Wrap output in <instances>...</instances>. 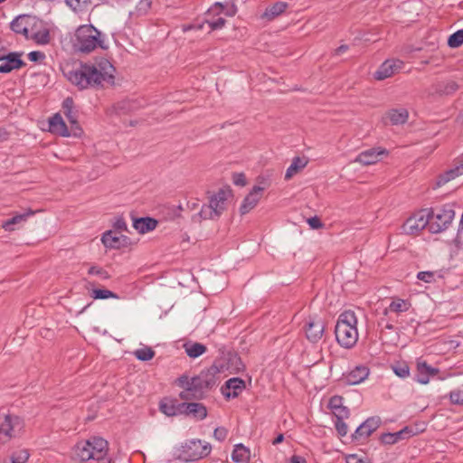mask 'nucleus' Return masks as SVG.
Here are the masks:
<instances>
[{"instance_id":"obj_2","label":"nucleus","mask_w":463,"mask_h":463,"mask_svg":"<svg viewBox=\"0 0 463 463\" xmlns=\"http://www.w3.org/2000/svg\"><path fill=\"white\" fill-rule=\"evenodd\" d=\"M115 68L107 59L90 64L84 63L68 74L69 80L80 90L98 88L104 83H112Z\"/></svg>"},{"instance_id":"obj_10","label":"nucleus","mask_w":463,"mask_h":463,"mask_svg":"<svg viewBox=\"0 0 463 463\" xmlns=\"http://www.w3.org/2000/svg\"><path fill=\"white\" fill-rule=\"evenodd\" d=\"M429 215L427 209L421 210L406 220L402 229L406 234L413 235L429 227Z\"/></svg>"},{"instance_id":"obj_40","label":"nucleus","mask_w":463,"mask_h":463,"mask_svg":"<svg viewBox=\"0 0 463 463\" xmlns=\"http://www.w3.org/2000/svg\"><path fill=\"white\" fill-rule=\"evenodd\" d=\"M452 404L463 405V384L449 392Z\"/></svg>"},{"instance_id":"obj_42","label":"nucleus","mask_w":463,"mask_h":463,"mask_svg":"<svg viewBox=\"0 0 463 463\" xmlns=\"http://www.w3.org/2000/svg\"><path fill=\"white\" fill-rule=\"evenodd\" d=\"M332 413L335 417V420H345L350 416L349 409L344 405L332 410Z\"/></svg>"},{"instance_id":"obj_55","label":"nucleus","mask_w":463,"mask_h":463,"mask_svg":"<svg viewBox=\"0 0 463 463\" xmlns=\"http://www.w3.org/2000/svg\"><path fill=\"white\" fill-rule=\"evenodd\" d=\"M64 114H65V116L67 117L68 120L70 121V123L71 125H75V126L78 125V121H77L76 116L73 113L72 109H69L68 111H65Z\"/></svg>"},{"instance_id":"obj_34","label":"nucleus","mask_w":463,"mask_h":463,"mask_svg":"<svg viewBox=\"0 0 463 463\" xmlns=\"http://www.w3.org/2000/svg\"><path fill=\"white\" fill-rule=\"evenodd\" d=\"M101 241L106 248H118L120 245V237L115 232L108 231L103 233Z\"/></svg>"},{"instance_id":"obj_6","label":"nucleus","mask_w":463,"mask_h":463,"mask_svg":"<svg viewBox=\"0 0 463 463\" xmlns=\"http://www.w3.org/2000/svg\"><path fill=\"white\" fill-rule=\"evenodd\" d=\"M75 49L83 53H90L97 47L106 49L101 33L93 25H81L75 33Z\"/></svg>"},{"instance_id":"obj_29","label":"nucleus","mask_w":463,"mask_h":463,"mask_svg":"<svg viewBox=\"0 0 463 463\" xmlns=\"http://www.w3.org/2000/svg\"><path fill=\"white\" fill-rule=\"evenodd\" d=\"M387 117L392 125H402L408 120L409 112L404 108L392 109L387 112Z\"/></svg>"},{"instance_id":"obj_18","label":"nucleus","mask_w":463,"mask_h":463,"mask_svg":"<svg viewBox=\"0 0 463 463\" xmlns=\"http://www.w3.org/2000/svg\"><path fill=\"white\" fill-rule=\"evenodd\" d=\"M458 86L454 80L438 81L427 90V94H439V95H449L454 93L458 90Z\"/></svg>"},{"instance_id":"obj_48","label":"nucleus","mask_w":463,"mask_h":463,"mask_svg":"<svg viewBox=\"0 0 463 463\" xmlns=\"http://www.w3.org/2000/svg\"><path fill=\"white\" fill-rule=\"evenodd\" d=\"M34 39L38 43L46 44L50 42V33L48 31L37 33Z\"/></svg>"},{"instance_id":"obj_43","label":"nucleus","mask_w":463,"mask_h":463,"mask_svg":"<svg viewBox=\"0 0 463 463\" xmlns=\"http://www.w3.org/2000/svg\"><path fill=\"white\" fill-rule=\"evenodd\" d=\"M88 273L90 275L99 276L102 279H108L110 278L109 272L105 270L103 268L99 266H91L90 267Z\"/></svg>"},{"instance_id":"obj_49","label":"nucleus","mask_w":463,"mask_h":463,"mask_svg":"<svg viewBox=\"0 0 463 463\" xmlns=\"http://www.w3.org/2000/svg\"><path fill=\"white\" fill-rule=\"evenodd\" d=\"M113 228L117 232H122L128 230V225L122 217H118L113 224Z\"/></svg>"},{"instance_id":"obj_20","label":"nucleus","mask_w":463,"mask_h":463,"mask_svg":"<svg viewBox=\"0 0 463 463\" xmlns=\"http://www.w3.org/2000/svg\"><path fill=\"white\" fill-rule=\"evenodd\" d=\"M412 435H414L412 429L405 427L402 430L394 433H383L381 436V441L384 444L392 445L402 439H408Z\"/></svg>"},{"instance_id":"obj_12","label":"nucleus","mask_w":463,"mask_h":463,"mask_svg":"<svg viewBox=\"0 0 463 463\" xmlns=\"http://www.w3.org/2000/svg\"><path fill=\"white\" fill-rule=\"evenodd\" d=\"M305 331L306 336L310 342L317 343L324 335V321L317 317H309L305 325Z\"/></svg>"},{"instance_id":"obj_38","label":"nucleus","mask_w":463,"mask_h":463,"mask_svg":"<svg viewBox=\"0 0 463 463\" xmlns=\"http://www.w3.org/2000/svg\"><path fill=\"white\" fill-rule=\"evenodd\" d=\"M448 44L451 48H458L463 44V29L458 30L452 33L448 40Z\"/></svg>"},{"instance_id":"obj_24","label":"nucleus","mask_w":463,"mask_h":463,"mask_svg":"<svg viewBox=\"0 0 463 463\" xmlns=\"http://www.w3.org/2000/svg\"><path fill=\"white\" fill-rule=\"evenodd\" d=\"M417 382L421 384H427L430 377L438 373L439 370L430 366L426 362L419 361L417 363Z\"/></svg>"},{"instance_id":"obj_17","label":"nucleus","mask_w":463,"mask_h":463,"mask_svg":"<svg viewBox=\"0 0 463 463\" xmlns=\"http://www.w3.org/2000/svg\"><path fill=\"white\" fill-rule=\"evenodd\" d=\"M385 153L386 151L384 149L370 148L361 152L354 159V162L364 165H373L380 160V156Z\"/></svg>"},{"instance_id":"obj_14","label":"nucleus","mask_w":463,"mask_h":463,"mask_svg":"<svg viewBox=\"0 0 463 463\" xmlns=\"http://www.w3.org/2000/svg\"><path fill=\"white\" fill-rule=\"evenodd\" d=\"M21 52H9L7 55L0 57V73H9L13 70H17L25 65L21 59Z\"/></svg>"},{"instance_id":"obj_36","label":"nucleus","mask_w":463,"mask_h":463,"mask_svg":"<svg viewBox=\"0 0 463 463\" xmlns=\"http://www.w3.org/2000/svg\"><path fill=\"white\" fill-rule=\"evenodd\" d=\"M156 353L151 347H143L137 349L134 355L140 361H149L155 356Z\"/></svg>"},{"instance_id":"obj_39","label":"nucleus","mask_w":463,"mask_h":463,"mask_svg":"<svg viewBox=\"0 0 463 463\" xmlns=\"http://www.w3.org/2000/svg\"><path fill=\"white\" fill-rule=\"evenodd\" d=\"M66 4L75 12L85 10L90 4V0H65Z\"/></svg>"},{"instance_id":"obj_58","label":"nucleus","mask_w":463,"mask_h":463,"mask_svg":"<svg viewBox=\"0 0 463 463\" xmlns=\"http://www.w3.org/2000/svg\"><path fill=\"white\" fill-rule=\"evenodd\" d=\"M72 105H73V100L70 98L66 99L64 101H63V109H64V112L65 111H68L69 109H72Z\"/></svg>"},{"instance_id":"obj_47","label":"nucleus","mask_w":463,"mask_h":463,"mask_svg":"<svg viewBox=\"0 0 463 463\" xmlns=\"http://www.w3.org/2000/svg\"><path fill=\"white\" fill-rule=\"evenodd\" d=\"M228 435V430L224 427H218L213 431V437L218 441H223Z\"/></svg>"},{"instance_id":"obj_57","label":"nucleus","mask_w":463,"mask_h":463,"mask_svg":"<svg viewBox=\"0 0 463 463\" xmlns=\"http://www.w3.org/2000/svg\"><path fill=\"white\" fill-rule=\"evenodd\" d=\"M456 171H459V174L463 175V156L455 160Z\"/></svg>"},{"instance_id":"obj_1","label":"nucleus","mask_w":463,"mask_h":463,"mask_svg":"<svg viewBox=\"0 0 463 463\" xmlns=\"http://www.w3.org/2000/svg\"><path fill=\"white\" fill-rule=\"evenodd\" d=\"M177 385L183 389L179 393L181 400L182 415L189 416L196 420H203L207 417V408L200 402L188 401H200L206 397L207 392L218 383V369L212 366L202 371L198 375L190 378L181 375L176 380Z\"/></svg>"},{"instance_id":"obj_54","label":"nucleus","mask_w":463,"mask_h":463,"mask_svg":"<svg viewBox=\"0 0 463 463\" xmlns=\"http://www.w3.org/2000/svg\"><path fill=\"white\" fill-rule=\"evenodd\" d=\"M223 10V5L222 3H215L209 10H208V14L210 15L211 14H219L222 12Z\"/></svg>"},{"instance_id":"obj_50","label":"nucleus","mask_w":463,"mask_h":463,"mask_svg":"<svg viewBox=\"0 0 463 463\" xmlns=\"http://www.w3.org/2000/svg\"><path fill=\"white\" fill-rule=\"evenodd\" d=\"M226 20L222 17H219L213 21H207V24H209L212 30L222 29L224 26Z\"/></svg>"},{"instance_id":"obj_4","label":"nucleus","mask_w":463,"mask_h":463,"mask_svg":"<svg viewBox=\"0 0 463 463\" xmlns=\"http://www.w3.org/2000/svg\"><path fill=\"white\" fill-rule=\"evenodd\" d=\"M232 199L230 188H221L209 197L208 203L202 206L200 212L193 216V221L217 220L226 211L229 202Z\"/></svg>"},{"instance_id":"obj_26","label":"nucleus","mask_w":463,"mask_h":463,"mask_svg":"<svg viewBox=\"0 0 463 463\" xmlns=\"http://www.w3.org/2000/svg\"><path fill=\"white\" fill-rule=\"evenodd\" d=\"M288 7V4L287 2H277L267 7L261 17L268 21H272L282 14Z\"/></svg>"},{"instance_id":"obj_19","label":"nucleus","mask_w":463,"mask_h":463,"mask_svg":"<svg viewBox=\"0 0 463 463\" xmlns=\"http://www.w3.org/2000/svg\"><path fill=\"white\" fill-rule=\"evenodd\" d=\"M159 410L168 417L182 415L181 402L175 399L164 398L159 403Z\"/></svg>"},{"instance_id":"obj_32","label":"nucleus","mask_w":463,"mask_h":463,"mask_svg":"<svg viewBox=\"0 0 463 463\" xmlns=\"http://www.w3.org/2000/svg\"><path fill=\"white\" fill-rule=\"evenodd\" d=\"M186 354L191 358H197L207 350L206 346L201 343H186L184 345Z\"/></svg>"},{"instance_id":"obj_8","label":"nucleus","mask_w":463,"mask_h":463,"mask_svg":"<svg viewBox=\"0 0 463 463\" xmlns=\"http://www.w3.org/2000/svg\"><path fill=\"white\" fill-rule=\"evenodd\" d=\"M24 427L20 417L0 412V443H6L15 438Z\"/></svg>"},{"instance_id":"obj_61","label":"nucleus","mask_w":463,"mask_h":463,"mask_svg":"<svg viewBox=\"0 0 463 463\" xmlns=\"http://www.w3.org/2000/svg\"><path fill=\"white\" fill-rule=\"evenodd\" d=\"M348 50V45L343 44L339 46L337 49H335V55H341L344 52H345Z\"/></svg>"},{"instance_id":"obj_28","label":"nucleus","mask_w":463,"mask_h":463,"mask_svg":"<svg viewBox=\"0 0 463 463\" xmlns=\"http://www.w3.org/2000/svg\"><path fill=\"white\" fill-rule=\"evenodd\" d=\"M250 458V451L243 444L239 443L234 446L232 453V459L235 463H248Z\"/></svg>"},{"instance_id":"obj_23","label":"nucleus","mask_w":463,"mask_h":463,"mask_svg":"<svg viewBox=\"0 0 463 463\" xmlns=\"http://www.w3.org/2000/svg\"><path fill=\"white\" fill-rule=\"evenodd\" d=\"M49 130L61 137H69L71 135L63 118L58 113L49 119Z\"/></svg>"},{"instance_id":"obj_45","label":"nucleus","mask_w":463,"mask_h":463,"mask_svg":"<svg viewBox=\"0 0 463 463\" xmlns=\"http://www.w3.org/2000/svg\"><path fill=\"white\" fill-rule=\"evenodd\" d=\"M436 273L433 271H420L417 274V279L426 283L435 282Z\"/></svg>"},{"instance_id":"obj_64","label":"nucleus","mask_w":463,"mask_h":463,"mask_svg":"<svg viewBox=\"0 0 463 463\" xmlns=\"http://www.w3.org/2000/svg\"><path fill=\"white\" fill-rule=\"evenodd\" d=\"M384 327H385L386 329H388V330H392V329H393V326H392V323H389V322H386V323L384 324Z\"/></svg>"},{"instance_id":"obj_7","label":"nucleus","mask_w":463,"mask_h":463,"mask_svg":"<svg viewBox=\"0 0 463 463\" xmlns=\"http://www.w3.org/2000/svg\"><path fill=\"white\" fill-rule=\"evenodd\" d=\"M430 221L429 230L431 233H439L446 231L455 218L453 205L445 204L427 210Z\"/></svg>"},{"instance_id":"obj_11","label":"nucleus","mask_w":463,"mask_h":463,"mask_svg":"<svg viewBox=\"0 0 463 463\" xmlns=\"http://www.w3.org/2000/svg\"><path fill=\"white\" fill-rule=\"evenodd\" d=\"M382 420L378 416L368 418L352 434V439L355 441L365 440L381 425Z\"/></svg>"},{"instance_id":"obj_33","label":"nucleus","mask_w":463,"mask_h":463,"mask_svg":"<svg viewBox=\"0 0 463 463\" xmlns=\"http://www.w3.org/2000/svg\"><path fill=\"white\" fill-rule=\"evenodd\" d=\"M29 452L27 449H18L12 453L10 458H5L0 463H26L29 458Z\"/></svg>"},{"instance_id":"obj_44","label":"nucleus","mask_w":463,"mask_h":463,"mask_svg":"<svg viewBox=\"0 0 463 463\" xmlns=\"http://www.w3.org/2000/svg\"><path fill=\"white\" fill-rule=\"evenodd\" d=\"M345 420H335V428L340 437L346 436L348 432L347 424L344 421Z\"/></svg>"},{"instance_id":"obj_30","label":"nucleus","mask_w":463,"mask_h":463,"mask_svg":"<svg viewBox=\"0 0 463 463\" xmlns=\"http://www.w3.org/2000/svg\"><path fill=\"white\" fill-rule=\"evenodd\" d=\"M307 165V160L305 157L296 156L293 158L290 165L288 167L285 179L289 180L297 175L301 169L305 168Z\"/></svg>"},{"instance_id":"obj_22","label":"nucleus","mask_w":463,"mask_h":463,"mask_svg":"<svg viewBox=\"0 0 463 463\" xmlns=\"http://www.w3.org/2000/svg\"><path fill=\"white\" fill-rule=\"evenodd\" d=\"M369 375V369L364 365H358L349 372L345 379L348 384L355 385L361 383Z\"/></svg>"},{"instance_id":"obj_3","label":"nucleus","mask_w":463,"mask_h":463,"mask_svg":"<svg viewBox=\"0 0 463 463\" xmlns=\"http://www.w3.org/2000/svg\"><path fill=\"white\" fill-rule=\"evenodd\" d=\"M108 441L99 437H91L87 440L79 441L73 448V456L80 461L94 459L98 463H111L107 458Z\"/></svg>"},{"instance_id":"obj_56","label":"nucleus","mask_w":463,"mask_h":463,"mask_svg":"<svg viewBox=\"0 0 463 463\" xmlns=\"http://www.w3.org/2000/svg\"><path fill=\"white\" fill-rule=\"evenodd\" d=\"M233 183L237 185H245L246 184V181H245V176L243 174H239L237 175L235 177H234V180H233Z\"/></svg>"},{"instance_id":"obj_53","label":"nucleus","mask_w":463,"mask_h":463,"mask_svg":"<svg viewBox=\"0 0 463 463\" xmlns=\"http://www.w3.org/2000/svg\"><path fill=\"white\" fill-rule=\"evenodd\" d=\"M28 58L31 61H39L41 60H43L45 58V55L42 52L33 51L28 53Z\"/></svg>"},{"instance_id":"obj_51","label":"nucleus","mask_w":463,"mask_h":463,"mask_svg":"<svg viewBox=\"0 0 463 463\" xmlns=\"http://www.w3.org/2000/svg\"><path fill=\"white\" fill-rule=\"evenodd\" d=\"M343 405V398L338 395L331 397L328 402V407L331 411Z\"/></svg>"},{"instance_id":"obj_59","label":"nucleus","mask_w":463,"mask_h":463,"mask_svg":"<svg viewBox=\"0 0 463 463\" xmlns=\"http://www.w3.org/2000/svg\"><path fill=\"white\" fill-rule=\"evenodd\" d=\"M9 138V133L5 128L0 127V142L6 141Z\"/></svg>"},{"instance_id":"obj_63","label":"nucleus","mask_w":463,"mask_h":463,"mask_svg":"<svg viewBox=\"0 0 463 463\" xmlns=\"http://www.w3.org/2000/svg\"><path fill=\"white\" fill-rule=\"evenodd\" d=\"M284 439V435L283 434H279L277 436V438H275V439L272 441V444L273 445H278L279 443H281Z\"/></svg>"},{"instance_id":"obj_25","label":"nucleus","mask_w":463,"mask_h":463,"mask_svg":"<svg viewBox=\"0 0 463 463\" xmlns=\"http://www.w3.org/2000/svg\"><path fill=\"white\" fill-rule=\"evenodd\" d=\"M157 221L151 217H141L135 219L133 227L141 234L149 232L156 229Z\"/></svg>"},{"instance_id":"obj_35","label":"nucleus","mask_w":463,"mask_h":463,"mask_svg":"<svg viewBox=\"0 0 463 463\" xmlns=\"http://www.w3.org/2000/svg\"><path fill=\"white\" fill-rule=\"evenodd\" d=\"M90 297L93 299H108V298H116L118 299L119 297L111 290L106 288H96L93 289L90 293Z\"/></svg>"},{"instance_id":"obj_52","label":"nucleus","mask_w":463,"mask_h":463,"mask_svg":"<svg viewBox=\"0 0 463 463\" xmlns=\"http://www.w3.org/2000/svg\"><path fill=\"white\" fill-rule=\"evenodd\" d=\"M307 223L312 229H320L324 226L323 222L317 216L310 217L307 219Z\"/></svg>"},{"instance_id":"obj_9","label":"nucleus","mask_w":463,"mask_h":463,"mask_svg":"<svg viewBox=\"0 0 463 463\" xmlns=\"http://www.w3.org/2000/svg\"><path fill=\"white\" fill-rule=\"evenodd\" d=\"M210 451L208 444H203L200 439H191L182 445L179 458L184 461H195L207 456Z\"/></svg>"},{"instance_id":"obj_46","label":"nucleus","mask_w":463,"mask_h":463,"mask_svg":"<svg viewBox=\"0 0 463 463\" xmlns=\"http://www.w3.org/2000/svg\"><path fill=\"white\" fill-rule=\"evenodd\" d=\"M396 375L406 378L410 374V368L407 364H401L393 367Z\"/></svg>"},{"instance_id":"obj_13","label":"nucleus","mask_w":463,"mask_h":463,"mask_svg":"<svg viewBox=\"0 0 463 463\" xmlns=\"http://www.w3.org/2000/svg\"><path fill=\"white\" fill-rule=\"evenodd\" d=\"M403 67V61L396 59L386 60L374 72V79L383 80L400 72Z\"/></svg>"},{"instance_id":"obj_31","label":"nucleus","mask_w":463,"mask_h":463,"mask_svg":"<svg viewBox=\"0 0 463 463\" xmlns=\"http://www.w3.org/2000/svg\"><path fill=\"white\" fill-rule=\"evenodd\" d=\"M33 213H34V212L28 210L23 213L16 214L14 216H13L12 218H10L9 220H7L6 222H5L3 224V228L5 231H13L14 230L13 225L21 224V223L25 222L27 218L29 216H32Z\"/></svg>"},{"instance_id":"obj_15","label":"nucleus","mask_w":463,"mask_h":463,"mask_svg":"<svg viewBox=\"0 0 463 463\" xmlns=\"http://www.w3.org/2000/svg\"><path fill=\"white\" fill-rule=\"evenodd\" d=\"M245 389V382L238 377H233L226 381L225 385L222 387V392L226 398H236Z\"/></svg>"},{"instance_id":"obj_37","label":"nucleus","mask_w":463,"mask_h":463,"mask_svg":"<svg viewBox=\"0 0 463 463\" xmlns=\"http://www.w3.org/2000/svg\"><path fill=\"white\" fill-rule=\"evenodd\" d=\"M459 175H461V174H459V171H456V164H454L453 168L446 171L443 175L439 176L437 184L439 186L442 185Z\"/></svg>"},{"instance_id":"obj_41","label":"nucleus","mask_w":463,"mask_h":463,"mask_svg":"<svg viewBox=\"0 0 463 463\" xmlns=\"http://www.w3.org/2000/svg\"><path fill=\"white\" fill-rule=\"evenodd\" d=\"M345 458L346 463H371L367 456L361 454H347Z\"/></svg>"},{"instance_id":"obj_27","label":"nucleus","mask_w":463,"mask_h":463,"mask_svg":"<svg viewBox=\"0 0 463 463\" xmlns=\"http://www.w3.org/2000/svg\"><path fill=\"white\" fill-rule=\"evenodd\" d=\"M411 303L408 300L396 298L393 299L391 304L383 310V315L388 316L391 313H403L409 310Z\"/></svg>"},{"instance_id":"obj_16","label":"nucleus","mask_w":463,"mask_h":463,"mask_svg":"<svg viewBox=\"0 0 463 463\" xmlns=\"http://www.w3.org/2000/svg\"><path fill=\"white\" fill-rule=\"evenodd\" d=\"M263 188L260 186H254L250 194L244 198L240 212L241 214H246L250 210H252L260 198L262 197Z\"/></svg>"},{"instance_id":"obj_60","label":"nucleus","mask_w":463,"mask_h":463,"mask_svg":"<svg viewBox=\"0 0 463 463\" xmlns=\"http://www.w3.org/2000/svg\"><path fill=\"white\" fill-rule=\"evenodd\" d=\"M290 463H307L306 459L300 456L293 455L290 458Z\"/></svg>"},{"instance_id":"obj_5","label":"nucleus","mask_w":463,"mask_h":463,"mask_svg":"<svg viewBox=\"0 0 463 463\" xmlns=\"http://www.w3.org/2000/svg\"><path fill=\"white\" fill-rule=\"evenodd\" d=\"M357 318L354 311L346 310L338 317L335 334L338 344L345 348L353 347L358 340Z\"/></svg>"},{"instance_id":"obj_21","label":"nucleus","mask_w":463,"mask_h":463,"mask_svg":"<svg viewBox=\"0 0 463 463\" xmlns=\"http://www.w3.org/2000/svg\"><path fill=\"white\" fill-rule=\"evenodd\" d=\"M31 17L27 14L16 16L10 24V28L15 33L22 34L28 38Z\"/></svg>"},{"instance_id":"obj_62","label":"nucleus","mask_w":463,"mask_h":463,"mask_svg":"<svg viewBox=\"0 0 463 463\" xmlns=\"http://www.w3.org/2000/svg\"><path fill=\"white\" fill-rule=\"evenodd\" d=\"M127 105H128V109H131V107H130V105H129V102H128V101H124V102H122V103H118V104L117 105V109H127Z\"/></svg>"}]
</instances>
